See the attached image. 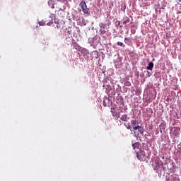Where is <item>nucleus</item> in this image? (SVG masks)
<instances>
[{"label":"nucleus","instance_id":"obj_1","mask_svg":"<svg viewBox=\"0 0 181 181\" xmlns=\"http://www.w3.org/2000/svg\"><path fill=\"white\" fill-rule=\"evenodd\" d=\"M138 124H139L138 120H134V119L131 120V125L134 129V134H136V131H138L139 134H141V135H144V132H145V129H144V127H142L141 126L138 125Z\"/></svg>","mask_w":181,"mask_h":181},{"label":"nucleus","instance_id":"obj_2","mask_svg":"<svg viewBox=\"0 0 181 181\" xmlns=\"http://www.w3.org/2000/svg\"><path fill=\"white\" fill-rule=\"evenodd\" d=\"M79 6L82 9V12H83L85 15L88 14V8H87V4H86V1H82L80 3Z\"/></svg>","mask_w":181,"mask_h":181},{"label":"nucleus","instance_id":"obj_3","mask_svg":"<svg viewBox=\"0 0 181 181\" xmlns=\"http://www.w3.org/2000/svg\"><path fill=\"white\" fill-rule=\"evenodd\" d=\"M137 159L141 160V162H145L148 159V156H145V152L141 151L139 153H136Z\"/></svg>","mask_w":181,"mask_h":181},{"label":"nucleus","instance_id":"obj_4","mask_svg":"<svg viewBox=\"0 0 181 181\" xmlns=\"http://www.w3.org/2000/svg\"><path fill=\"white\" fill-rule=\"evenodd\" d=\"M59 4L61 3H62L63 4V5H62V6H59V9H60V11H64L65 9H66V2H67V0H57Z\"/></svg>","mask_w":181,"mask_h":181},{"label":"nucleus","instance_id":"obj_5","mask_svg":"<svg viewBox=\"0 0 181 181\" xmlns=\"http://www.w3.org/2000/svg\"><path fill=\"white\" fill-rule=\"evenodd\" d=\"M120 119L121 121H124V122H127V121L129 119V117H128V115L124 114L121 116Z\"/></svg>","mask_w":181,"mask_h":181},{"label":"nucleus","instance_id":"obj_6","mask_svg":"<svg viewBox=\"0 0 181 181\" xmlns=\"http://www.w3.org/2000/svg\"><path fill=\"white\" fill-rule=\"evenodd\" d=\"M146 69L147 70H152L153 69V62H150Z\"/></svg>","mask_w":181,"mask_h":181},{"label":"nucleus","instance_id":"obj_7","mask_svg":"<svg viewBox=\"0 0 181 181\" xmlns=\"http://www.w3.org/2000/svg\"><path fill=\"white\" fill-rule=\"evenodd\" d=\"M133 149H135L137 148V149H139V142H136L132 144Z\"/></svg>","mask_w":181,"mask_h":181},{"label":"nucleus","instance_id":"obj_8","mask_svg":"<svg viewBox=\"0 0 181 181\" xmlns=\"http://www.w3.org/2000/svg\"><path fill=\"white\" fill-rule=\"evenodd\" d=\"M130 21H131V20L129 19V18L127 17L125 18V20L123 21V24L127 25V23H129Z\"/></svg>","mask_w":181,"mask_h":181},{"label":"nucleus","instance_id":"obj_9","mask_svg":"<svg viewBox=\"0 0 181 181\" xmlns=\"http://www.w3.org/2000/svg\"><path fill=\"white\" fill-rule=\"evenodd\" d=\"M169 180L170 181H179V179H177V177H176L171 176Z\"/></svg>","mask_w":181,"mask_h":181},{"label":"nucleus","instance_id":"obj_10","mask_svg":"<svg viewBox=\"0 0 181 181\" xmlns=\"http://www.w3.org/2000/svg\"><path fill=\"white\" fill-rule=\"evenodd\" d=\"M99 26H100V29H105V24H104L103 23H100L99 24Z\"/></svg>","mask_w":181,"mask_h":181},{"label":"nucleus","instance_id":"obj_11","mask_svg":"<svg viewBox=\"0 0 181 181\" xmlns=\"http://www.w3.org/2000/svg\"><path fill=\"white\" fill-rule=\"evenodd\" d=\"M117 45L118 46H124V43H122V42H117Z\"/></svg>","mask_w":181,"mask_h":181},{"label":"nucleus","instance_id":"obj_12","mask_svg":"<svg viewBox=\"0 0 181 181\" xmlns=\"http://www.w3.org/2000/svg\"><path fill=\"white\" fill-rule=\"evenodd\" d=\"M127 129H131V125H129V124H128L127 126H126Z\"/></svg>","mask_w":181,"mask_h":181},{"label":"nucleus","instance_id":"obj_13","mask_svg":"<svg viewBox=\"0 0 181 181\" xmlns=\"http://www.w3.org/2000/svg\"><path fill=\"white\" fill-rule=\"evenodd\" d=\"M50 4H52V0H49V1H48V5H49V6H50Z\"/></svg>","mask_w":181,"mask_h":181},{"label":"nucleus","instance_id":"obj_14","mask_svg":"<svg viewBox=\"0 0 181 181\" xmlns=\"http://www.w3.org/2000/svg\"><path fill=\"white\" fill-rule=\"evenodd\" d=\"M124 83H125V84H131V82L127 81V82H125Z\"/></svg>","mask_w":181,"mask_h":181},{"label":"nucleus","instance_id":"obj_15","mask_svg":"<svg viewBox=\"0 0 181 181\" xmlns=\"http://www.w3.org/2000/svg\"><path fill=\"white\" fill-rule=\"evenodd\" d=\"M103 105H104L105 107H107V104H105V102H103Z\"/></svg>","mask_w":181,"mask_h":181},{"label":"nucleus","instance_id":"obj_16","mask_svg":"<svg viewBox=\"0 0 181 181\" xmlns=\"http://www.w3.org/2000/svg\"><path fill=\"white\" fill-rule=\"evenodd\" d=\"M51 8H52V9H54V5L52 4V5L51 6Z\"/></svg>","mask_w":181,"mask_h":181},{"label":"nucleus","instance_id":"obj_17","mask_svg":"<svg viewBox=\"0 0 181 181\" xmlns=\"http://www.w3.org/2000/svg\"><path fill=\"white\" fill-rule=\"evenodd\" d=\"M123 7L124 8V9H125V4H123Z\"/></svg>","mask_w":181,"mask_h":181}]
</instances>
